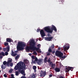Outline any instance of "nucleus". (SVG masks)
<instances>
[{"label": "nucleus", "instance_id": "obj_10", "mask_svg": "<svg viewBox=\"0 0 78 78\" xmlns=\"http://www.w3.org/2000/svg\"><path fill=\"white\" fill-rule=\"evenodd\" d=\"M53 37H45V40H46L47 41H51V39H53Z\"/></svg>", "mask_w": 78, "mask_h": 78}, {"label": "nucleus", "instance_id": "obj_58", "mask_svg": "<svg viewBox=\"0 0 78 78\" xmlns=\"http://www.w3.org/2000/svg\"><path fill=\"white\" fill-rule=\"evenodd\" d=\"M0 55H1V53L0 52Z\"/></svg>", "mask_w": 78, "mask_h": 78}, {"label": "nucleus", "instance_id": "obj_6", "mask_svg": "<svg viewBox=\"0 0 78 78\" xmlns=\"http://www.w3.org/2000/svg\"><path fill=\"white\" fill-rule=\"evenodd\" d=\"M55 54L56 56L60 57L62 56H63V53L58 51H56Z\"/></svg>", "mask_w": 78, "mask_h": 78}, {"label": "nucleus", "instance_id": "obj_3", "mask_svg": "<svg viewBox=\"0 0 78 78\" xmlns=\"http://www.w3.org/2000/svg\"><path fill=\"white\" fill-rule=\"evenodd\" d=\"M26 46V44L23 42L20 41L18 43L17 49L18 51H20L24 50V47Z\"/></svg>", "mask_w": 78, "mask_h": 78}, {"label": "nucleus", "instance_id": "obj_34", "mask_svg": "<svg viewBox=\"0 0 78 78\" xmlns=\"http://www.w3.org/2000/svg\"><path fill=\"white\" fill-rule=\"evenodd\" d=\"M8 43H5L4 44V45L5 46H7V45H8Z\"/></svg>", "mask_w": 78, "mask_h": 78}, {"label": "nucleus", "instance_id": "obj_35", "mask_svg": "<svg viewBox=\"0 0 78 78\" xmlns=\"http://www.w3.org/2000/svg\"><path fill=\"white\" fill-rule=\"evenodd\" d=\"M10 66L11 67H12V66H13V63H12V62H11L10 64Z\"/></svg>", "mask_w": 78, "mask_h": 78}, {"label": "nucleus", "instance_id": "obj_49", "mask_svg": "<svg viewBox=\"0 0 78 78\" xmlns=\"http://www.w3.org/2000/svg\"><path fill=\"white\" fill-rule=\"evenodd\" d=\"M48 36H50V34H48Z\"/></svg>", "mask_w": 78, "mask_h": 78}, {"label": "nucleus", "instance_id": "obj_25", "mask_svg": "<svg viewBox=\"0 0 78 78\" xmlns=\"http://www.w3.org/2000/svg\"><path fill=\"white\" fill-rule=\"evenodd\" d=\"M1 68H2V69H5L6 68V66H3V65H2L1 66Z\"/></svg>", "mask_w": 78, "mask_h": 78}, {"label": "nucleus", "instance_id": "obj_38", "mask_svg": "<svg viewBox=\"0 0 78 78\" xmlns=\"http://www.w3.org/2000/svg\"><path fill=\"white\" fill-rule=\"evenodd\" d=\"M9 73H12V70L11 69L9 70Z\"/></svg>", "mask_w": 78, "mask_h": 78}, {"label": "nucleus", "instance_id": "obj_19", "mask_svg": "<svg viewBox=\"0 0 78 78\" xmlns=\"http://www.w3.org/2000/svg\"><path fill=\"white\" fill-rule=\"evenodd\" d=\"M36 74H34V73H33L32 75V78H36V77L37 76H36Z\"/></svg>", "mask_w": 78, "mask_h": 78}, {"label": "nucleus", "instance_id": "obj_52", "mask_svg": "<svg viewBox=\"0 0 78 78\" xmlns=\"http://www.w3.org/2000/svg\"><path fill=\"white\" fill-rule=\"evenodd\" d=\"M17 51H16L15 52V53H17Z\"/></svg>", "mask_w": 78, "mask_h": 78}, {"label": "nucleus", "instance_id": "obj_44", "mask_svg": "<svg viewBox=\"0 0 78 78\" xmlns=\"http://www.w3.org/2000/svg\"><path fill=\"white\" fill-rule=\"evenodd\" d=\"M47 62H48V63H49V62H50V59H48L47 61Z\"/></svg>", "mask_w": 78, "mask_h": 78}, {"label": "nucleus", "instance_id": "obj_7", "mask_svg": "<svg viewBox=\"0 0 78 78\" xmlns=\"http://www.w3.org/2000/svg\"><path fill=\"white\" fill-rule=\"evenodd\" d=\"M40 33L41 37L42 38H44V37L45 36V34L44 31V30H41L40 31Z\"/></svg>", "mask_w": 78, "mask_h": 78}, {"label": "nucleus", "instance_id": "obj_18", "mask_svg": "<svg viewBox=\"0 0 78 78\" xmlns=\"http://www.w3.org/2000/svg\"><path fill=\"white\" fill-rule=\"evenodd\" d=\"M50 48L51 49V50H53V49H54L55 48V45H54V44H52L51 45V46L49 48Z\"/></svg>", "mask_w": 78, "mask_h": 78}, {"label": "nucleus", "instance_id": "obj_1", "mask_svg": "<svg viewBox=\"0 0 78 78\" xmlns=\"http://www.w3.org/2000/svg\"><path fill=\"white\" fill-rule=\"evenodd\" d=\"M36 44L34 40H31L29 42L30 46H27L26 50L27 51H30V50H36L38 53H41L42 51L39 50V48L36 47Z\"/></svg>", "mask_w": 78, "mask_h": 78}, {"label": "nucleus", "instance_id": "obj_55", "mask_svg": "<svg viewBox=\"0 0 78 78\" xmlns=\"http://www.w3.org/2000/svg\"><path fill=\"white\" fill-rule=\"evenodd\" d=\"M23 75H24V76H25V74H23Z\"/></svg>", "mask_w": 78, "mask_h": 78}, {"label": "nucleus", "instance_id": "obj_56", "mask_svg": "<svg viewBox=\"0 0 78 78\" xmlns=\"http://www.w3.org/2000/svg\"><path fill=\"white\" fill-rule=\"evenodd\" d=\"M51 63H53L52 62H50V64H51Z\"/></svg>", "mask_w": 78, "mask_h": 78}, {"label": "nucleus", "instance_id": "obj_37", "mask_svg": "<svg viewBox=\"0 0 78 78\" xmlns=\"http://www.w3.org/2000/svg\"><path fill=\"white\" fill-rule=\"evenodd\" d=\"M40 29H37V32H38V33H39V31H40Z\"/></svg>", "mask_w": 78, "mask_h": 78}, {"label": "nucleus", "instance_id": "obj_17", "mask_svg": "<svg viewBox=\"0 0 78 78\" xmlns=\"http://www.w3.org/2000/svg\"><path fill=\"white\" fill-rule=\"evenodd\" d=\"M6 48L7 50V52H9V49L10 48L9 46L8 45Z\"/></svg>", "mask_w": 78, "mask_h": 78}, {"label": "nucleus", "instance_id": "obj_30", "mask_svg": "<svg viewBox=\"0 0 78 78\" xmlns=\"http://www.w3.org/2000/svg\"><path fill=\"white\" fill-rule=\"evenodd\" d=\"M33 54L34 55H37V52H36L35 51H33Z\"/></svg>", "mask_w": 78, "mask_h": 78}, {"label": "nucleus", "instance_id": "obj_43", "mask_svg": "<svg viewBox=\"0 0 78 78\" xmlns=\"http://www.w3.org/2000/svg\"><path fill=\"white\" fill-rule=\"evenodd\" d=\"M53 76V75L52 74H50L49 75V77H52Z\"/></svg>", "mask_w": 78, "mask_h": 78}, {"label": "nucleus", "instance_id": "obj_41", "mask_svg": "<svg viewBox=\"0 0 78 78\" xmlns=\"http://www.w3.org/2000/svg\"><path fill=\"white\" fill-rule=\"evenodd\" d=\"M3 50L4 51H5L6 50V48H3Z\"/></svg>", "mask_w": 78, "mask_h": 78}, {"label": "nucleus", "instance_id": "obj_60", "mask_svg": "<svg viewBox=\"0 0 78 78\" xmlns=\"http://www.w3.org/2000/svg\"><path fill=\"white\" fill-rule=\"evenodd\" d=\"M22 78V77H21V78Z\"/></svg>", "mask_w": 78, "mask_h": 78}, {"label": "nucleus", "instance_id": "obj_24", "mask_svg": "<svg viewBox=\"0 0 78 78\" xmlns=\"http://www.w3.org/2000/svg\"><path fill=\"white\" fill-rule=\"evenodd\" d=\"M67 57L66 56H62L61 57H60V58L62 59H64V58H66Z\"/></svg>", "mask_w": 78, "mask_h": 78}, {"label": "nucleus", "instance_id": "obj_28", "mask_svg": "<svg viewBox=\"0 0 78 78\" xmlns=\"http://www.w3.org/2000/svg\"><path fill=\"white\" fill-rule=\"evenodd\" d=\"M48 51L49 53H51V52H52V50H51V48H50L48 50Z\"/></svg>", "mask_w": 78, "mask_h": 78}, {"label": "nucleus", "instance_id": "obj_47", "mask_svg": "<svg viewBox=\"0 0 78 78\" xmlns=\"http://www.w3.org/2000/svg\"><path fill=\"white\" fill-rule=\"evenodd\" d=\"M59 78H64V77L62 76H60L59 77Z\"/></svg>", "mask_w": 78, "mask_h": 78}, {"label": "nucleus", "instance_id": "obj_2", "mask_svg": "<svg viewBox=\"0 0 78 78\" xmlns=\"http://www.w3.org/2000/svg\"><path fill=\"white\" fill-rule=\"evenodd\" d=\"M51 29H50V27L49 26L46 27L44 28V31H46L47 33H52L53 30L56 32L57 31V29L56 27L54 25H52V27H51Z\"/></svg>", "mask_w": 78, "mask_h": 78}, {"label": "nucleus", "instance_id": "obj_23", "mask_svg": "<svg viewBox=\"0 0 78 78\" xmlns=\"http://www.w3.org/2000/svg\"><path fill=\"white\" fill-rule=\"evenodd\" d=\"M55 64H52L51 65V67L52 68V69H55Z\"/></svg>", "mask_w": 78, "mask_h": 78}, {"label": "nucleus", "instance_id": "obj_46", "mask_svg": "<svg viewBox=\"0 0 78 78\" xmlns=\"http://www.w3.org/2000/svg\"><path fill=\"white\" fill-rule=\"evenodd\" d=\"M11 76H12L11 78H14V75L13 74H11Z\"/></svg>", "mask_w": 78, "mask_h": 78}, {"label": "nucleus", "instance_id": "obj_59", "mask_svg": "<svg viewBox=\"0 0 78 78\" xmlns=\"http://www.w3.org/2000/svg\"><path fill=\"white\" fill-rule=\"evenodd\" d=\"M65 67H67V66H65Z\"/></svg>", "mask_w": 78, "mask_h": 78}, {"label": "nucleus", "instance_id": "obj_14", "mask_svg": "<svg viewBox=\"0 0 78 78\" xmlns=\"http://www.w3.org/2000/svg\"><path fill=\"white\" fill-rule=\"evenodd\" d=\"M55 70L56 72H60V69H59V68L56 67L55 69Z\"/></svg>", "mask_w": 78, "mask_h": 78}, {"label": "nucleus", "instance_id": "obj_31", "mask_svg": "<svg viewBox=\"0 0 78 78\" xmlns=\"http://www.w3.org/2000/svg\"><path fill=\"white\" fill-rule=\"evenodd\" d=\"M1 55H2V56H5L4 52H1Z\"/></svg>", "mask_w": 78, "mask_h": 78}, {"label": "nucleus", "instance_id": "obj_26", "mask_svg": "<svg viewBox=\"0 0 78 78\" xmlns=\"http://www.w3.org/2000/svg\"><path fill=\"white\" fill-rule=\"evenodd\" d=\"M19 55H18L16 56V57H15V59L16 60H17L18 59V58H19Z\"/></svg>", "mask_w": 78, "mask_h": 78}, {"label": "nucleus", "instance_id": "obj_11", "mask_svg": "<svg viewBox=\"0 0 78 78\" xmlns=\"http://www.w3.org/2000/svg\"><path fill=\"white\" fill-rule=\"evenodd\" d=\"M22 68L21 67H20V68H19V69H18V70L19 72H20L23 75V73H25V72H24V71H23V70H22Z\"/></svg>", "mask_w": 78, "mask_h": 78}, {"label": "nucleus", "instance_id": "obj_51", "mask_svg": "<svg viewBox=\"0 0 78 78\" xmlns=\"http://www.w3.org/2000/svg\"><path fill=\"white\" fill-rule=\"evenodd\" d=\"M34 72H36V69H34Z\"/></svg>", "mask_w": 78, "mask_h": 78}, {"label": "nucleus", "instance_id": "obj_42", "mask_svg": "<svg viewBox=\"0 0 78 78\" xmlns=\"http://www.w3.org/2000/svg\"><path fill=\"white\" fill-rule=\"evenodd\" d=\"M4 76L5 78H6V77H7V75H6V74H4Z\"/></svg>", "mask_w": 78, "mask_h": 78}, {"label": "nucleus", "instance_id": "obj_12", "mask_svg": "<svg viewBox=\"0 0 78 78\" xmlns=\"http://www.w3.org/2000/svg\"><path fill=\"white\" fill-rule=\"evenodd\" d=\"M6 42H13V41H12V39L10 38H6Z\"/></svg>", "mask_w": 78, "mask_h": 78}, {"label": "nucleus", "instance_id": "obj_54", "mask_svg": "<svg viewBox=\"0 0 78 78\" xmlns=\"http://www.w3.org/2000/svg\"><path fill=\"white\" fill-rule=\"evenodd\" d=\"M2 50V48L1 47H0V50Z\"/></svg>", "mask_w": 78, "mask_h": 78}, {"label": "nucleus", "instance_id": "obj_21", "mask_svg": "<svg viewBox=\"0 0 78 78\" xmlns=\"http://www.w3.org/2000/svg\"><path fill=\"white\" fill-rule=\"evenodd\" d=\"M47 57H45V58H44V62L45 63H47Z\"/></svg>", "mask_w": 78, "mask_h": 78}, {"label": "nucleus", "instance_id": "obj_50", "mask_svg": "<svg viewBox=\"0 0 78 78\" xmlns=\"http://www.w3.org/2000/svg\"><path fill=\"white\" fill-rule=\"evenodd\" d=\"M3 58V56H0V59H1V58Z\"/></svg>", "mask_w": 78, "mask_h": 78}, {"label": "nucleus", "instance_id": "obj_36", "mask_svg": "<svg viewBox=\"0 0 78 78\" xmlns=\"http://www.w3.org/2000/svg\"><path fill=\"white\" fill-rule=\"evenodd\" d=\"M8 55V52H5V55H6V56H7Z\"/></svg>", "mask_w": 78, "mask_h": 78}, {"label": "nucleus", "instance_id": "obj_39", "mask_svg": "<svg viewBox=\"0 0 78 78\" xmlns=\"http://www.w3.org/2000/svg\"><path fill=\"white\" fill-rule=\"evenodd\" d=\"M40 46H41V44H38L37 45V47H38V48H39V47H40Z\"/></svg>", "mask_w": 78, "mask_h": 78}, {"label": "nucleus", "instance_id": "obj_57", "mask_svg": "<svg viewBox=\"0 0 78 78\" xmlns=\"http://www.w3.org/2000/svg\"><path fill=\"white\" fill-rule=\"evenodd\" d=\"M1 72V70H0V73Z\"/></svg>", "mask_w": 78, "mask_h": 78}, {"label": "nucleus", "instance_id": "obj_9", "mask_svg": "<svg viewBox=\"0 0 78 78\" xmlns=\"http://www.w3.org/2000/svg\"><path fill=\"white\" fill-rule=\"evenodd\" d=\"M41 73L40 74L41 76H43V77H44V76L46 75V71L44 72L43 70H41Z\"/></svg>", "mask_w": 78, "mask_h": 78}, {"label": "nucleus", "instance_id": "obj_29", "mask_svg": "<svg viewBox=\"0 0 78 78\" xmlns=\"http://www.w3.org/2000/svg\"><path fill=\"white\" fill-rule=\"evenodd\" d=\"M65 46H66L67 47H69V48H70V45H69V44H66L65 45Z\"/></svg>", "mask_w": 78, "mask_h": 78}, {"label": "nucleus", "instance_id": "obj_22", "mask_svg": "<svg viewBox=\"0 0 78 78\" xmlns=\"http://www.w3.org/2000/svg\"><path fill=\"white\" fill-rule=\"evenodd\" d=\"M24 62L25 64H28V60L27 59H25L24 60Z\"/></svg>", "mask_w": 78, "mask_h": 78}, {"label": "nucleus", "instance_id": "obj_32", "mask_svg": "<svg viewBox=\"0 0 78 78\" xmlns=\"http://www.w3.org/2000/svg\"><path fill=\"white\" fill-rule=\"evenodd\" d=\"M6 63H7V62L6 61H4L3 62V64L4 65H6Z\"/></svg>", "mask_w": 78, "mask_h": 78}, {"label": "nucleus", "instance_id": "obj_4", "mask_svg": "<svg viewBox=\"0 0 78 78\" xmlns=\"http://www.w3.org/2000/svg\"><path fill=\"white\" fill-rule=\"evenodd\" d=\"M32 62L33 64H36L37 63L38 65H41V63L42 62V59L38 60L36 57H35L34 56H32Z\"/></svg>", "mask_w": 78, "mask_h": 78}, {"label": "nucleus", "instance_id": "obj_40", "mask_svg": "<svg viewBox=\"0 0 78 78\" xmlns=\"http://www.w3.org/2000/svg\"><path fill=\"white\" fill-rule=\"evenodd\" d=\"M47 56H49V55H50V52H48L47 53Z\"/></svg>", "mask_w": 78, "mask_h": 78}, {"label": "nucleus", "instance_id": "obj_48", "mask_svg": "<svg viewBox=\"0 0 78 78\" xmlns=\"http://www.w3.org/2000/svg\"><path fill=\"white\" fill-rule=\"evenodd\" d=\"M52 54H54V53H55V51H52Z\"/></svg>", "mask_w": 78, "mask_h": 78}, {"label": "nucleus", "instance_id": "obj_20", "mask_svg": "<svg viewBox=\"0 0 78 78\" xmlns=\"http://www.w3.org/2000/svg\"><path fill=\"white\" fill-rule=\"evenodd\" d=\"M12 62V59H9L8 60V61L7 62V65H8V64H9V63L10 62Z\"/></svg>", "mask_w": 78, "mask_h": 78}, {"label": "nucleus", "instance_id": "obj_27", "mask_svg": "<svg viewBox=\"0 0 78 78\" xmlns=\"http://www.w3.org/2000/svg\"><path fill=\"white\" fill-rule=\"evenodd\" d=\"M37 68V67H36V66H33V69H34V70H35V69H36V68Z\"/></svg>", "mask_w": 78, "mask_h": 78}, {"label": "nucleus", "instance_id": "obj_8", "mask_svg": "<svg viewBox=\"0 0 78 78\" xmlns=\"http://www.w3.org/2000/svg\"><path fill=\"white\" fill-rule=\"evenodd\" d=\"M73 69H74V68L72 67L68 66L67 68H66V69L67 70V71H66V72H69L70 71V70L71 71H73Z\"/></svg>", "mask_w": 78, "mask_h": 78}, {"label": "nucleus", "instance_id": "obj_33", "mask_svg": "<svg viewBox=\"0 0 78 78\" xmlns=\"http://www.w3.org/2000/svg\"><path fill=\"white\" fill-rule=\"evenodd\" d=\"M19 75V72L18 71H16V76H17Z\"/></svg>", "mask_w": 78, "mask_h": 78}, {"label": "nucleus", "instance_id": "obj_45", "mask_svg": "<svg viewBox=\"0 0 78 78\" xmlns=\"http://www.w3.org/2000/svg\"><path fill=\"white\" fill-rule=\"evenodd\" d=\"M21 77H22V78H27V77H26L23 76H21Z\"/></svg>", "mask_w": 78, "mask_h": 78}, {"label": "nucleus", "instance_id": "obj_5", "mask_svg": "<svg viewBox=\"0 0 78 78\" xmlns=\"http://www.w3.org/2000/svg\"><path fill=\"white\" fill-rule=\"evenodd\" d=\"M17 66H19V68L20 67L23 70H24V69H26V65L23 62H20L18 63L17 64Z\"/></svg>", "mask_w": 78, "mask_h": 78}, {"label": "nucleus", "instance_id": "obj_13", "mask_svg": "<svg viewBox=\"0 0 78 78\" xmlns=\"http://www.w3.org/2000/svg\"><path fill=\"white\" fill-rule=\"evenodd\" d=\"M12 51V54L11 55L12 56H15L17 55V54H14V51H13V50H11Z\"/></svg>", "mask_w": 78, "mask_h": 78}, {"label": "nucleus", "instance_id": "obj_53", "mask_svg": "<svg viewBox=\"0 0 78 78\" xmlns=\"http://www.w3.org/2000/svg\"><path fill=\"white\" fill-rule=\"evenodd\" d=\"M60 49H61V48H58V50H60Z\"/></svg>", "mask_w": 78, "mask_h": 78}, {"label": "nucleus", "instance_id": "obj_15", "mask_svg": "<svg viewBox=\"0 0 78 78\" xmlns=\"http://www.w3.org/2000/svg\"><path fill=\"white\" fill-rule=\"evenodd\" d=\"M63 48L64 50H69V47H67V46L64 45L63 47Z\"/></svg>", "mask_w": 78, "mask_h": 78}, {"label": "nucleus", "instance_id": "obj_16", "mask_svg": "<svg viewBox=\"0 0 78 78\" xmlns=\"http://www.w3.org/2000/svg\"><path fill=\"white\" fill-rule=\"evenodd\" d=\"M18 66H15L14 69L15 70H19V65H17Z\"/></svg>", "mask_w": 78, "mask_h": 78}]
</instances>
